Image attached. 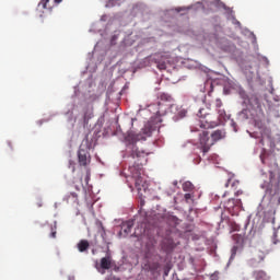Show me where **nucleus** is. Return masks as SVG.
Wrapping results in <instances>:
<instances>
[{"label": "nucleus", "instance_id": "f257e3e1", "mask_svg": "<svg viewBox=\"0 0 280 280\" xmlns=\"http://www.w3.org/2000/svg\"><path fill=\"white\" fill-rule=\"evenodd\" d=\"M262 184L261 189H265L267 194H277L280 189V168L279 164L275 163L273 167L269 170V176L262 172L261 174Z\"/></svg>", "mask_w": 280, "mask_h": 280}, {"label": "nucleus", "instance_id": "f03ea898", "mask_svg": "<svg viewBox=\"0 0 280 280\" xmlns=\"http://www.w3.org/2000/svg\"><path fill=\"white\" fill-rule=\"evenodd\" d=\"M219 117V121L213 120V116L210 114H207V109L201 108L198 112V117L200 118L199 120V126L200 128H205V130H208L209 128H217V126H220L222 121H228V119L231 118L229 114H226V110L224 108L218 109L217 110Z\"/></svg>", "mask_w": 280, "mask_h": 280}, {"label": "nucleus", "instance_id": "7ed1b4c3", "mask_svg": "<svg viewBox=\"0 0 280 280\" xmlns=\"http://www.w3.org/2000/svg\"><path fill=\"white\" fill-rule=\"evenodd\" d=\"M224 137H226V132L223 130L213 131L211 133V138H209V131H202L199 138L202 153L207 154V152L211 150V145H213L217 141H220V139H224Z\"/></svg>", "mask_w": 280, "mask_h": 280}, {"label": "nucleus", "instance_id": "20e7f679", "mask_svg": "<svg viewBox=\"0 0 280 280\" xmlns=\"http://www.w3.org/2000/svg\"><path fill=\"white\" fill-rule=\"evenodd\" d=\"M129 172L131 178L135 180L136 189L138 191H145V189H148V184H145V179L141 176V172H143V164L135 162L129 166Z\"/></svg>", "mask_w": 280, "mask_h": 280}, {"label": "nucleus", "instance_id": "39448f33", "mask_svg": "<svg viewBox=\"0 0 280 280\" xmlns=\"http://www.w3.org/2000/svg\"><path fill=\"white\" fill-rule=\"evenodd\" d=\"M141 139H143V136L141 133H136L135 131L129 132L126 137V141L132 144V149H131L132 159H144L143 156L144 153L139 151V148L135 145V143H137V141H141Z\"/></svg>", "mask_w": 280, "mask_h": 280}, {"label": "nucleus", "instance_id": "423d86ee", "mask_svg": "<svg viewBox=\"0 0 280 280\" xmlns=\"http://www.w3.org/2000/svg\"><path fill=\"white\" fill-rule=\"evenodd\" d=\"M78 161L81 167L91 165V153H89V150L80 148L78 151Z\"/></svg>", "mask_w": 280, "mask_h": 280}, {"label": "nucleus", "instance_id": "0eeeda50", "mask_svg": "<svg viewBox=\"0 0 280 280\" xmlns=\"http://www.w3.org/2000/svg\"><path fill=\"white\" fill-rule=\"evenodd\" d=\"M161 124H163V119L161 118V115H156L151 117V119L145 125V128L149 133L154 132V130H159L161 128Z\"/></svg>", "mask_w": 280, "mask_h": 280}, {"label": "nucleus", "instance_id": "6e6552de", "mask_svg": "<svg viewBox=\"0 0 280 280\" xmlns=\"http://www.w3.org/2000/svg\"><path fill=\"white\" fill-rule=\"evenodd\" d=\"M153 60L160 71H165V69H167V56L155 54Z\"/></svg>", "mask_w": 280, "mask_h": 280}, {"label": "nucleus", "instance_id": "1a4fd4ad", "mask_svg": "<svg viewBox=\"0 0 280 280\" xmlns=\"http://www.w3.org/2000/svg\"><path fill=\"white\" fill-rule=\"evenodd\" d=\"M264 259H266V252L259 249L256 250L254 257L248 261V264L252 268H257V265L261 264Z\"/></svg>", "mask_w": 280, "mask_h": 280}, {"label": "nucleus", "instance_id": "9d476101", "mask_svg": "<svg viewBox=\"0 0 280 280\" xmlns=\"http://www.w3.org/2000/svg\"><path fill=\"white\" fill-rule=\"evenodd\" d=\"M132 226H135V221L124 222L118 233V237H128V235H130V231H132Z\"/></svg>", "mask_w": 280, "mask_h": 280}, {"label": "nucleus", "instance_id": "9b49d317", "mask_svg": "<svg viewBox=\"0 0 280 280\" xmlns=\"http://www.w3.org/2000/svg\"><path fill=\"white\" fill-rule=\"evenodd\" d=\"M100 226H101V230L103 231L102 233V238L104 241V244L106 246H110V244H113V233L110 232H106V230L104 229V224H102V222H98Z\"/></svg>", "mask_w": 280, "mask_h": 280}, {"label": "nucleus", "instance_id": "f8f14e48", "mask_svg": "<svg viewBox=\"0 0 280 280\" xmlns=\"http://www.w3.org/2000/svg\"><path fill=\"white\" fill-rule=\"evenodd\" d=\"M248 104L254 110H261V103L257 96H252L248 98Z\"/></svg>", "mask_w": 280, "mask_h": 280}, {"label": "nucleus", "instance_id": "ddd939ff", "mask_svg": "<svg viewBox=\"0 0 280 280\" xmlns=\"http://www.w3.org/2000/svg\"><path fill=\"white\" fill-rule=\"evenodd\" d=\"M253 277L256 280H270V277L264 270H256L253 272Z\"/></svg>", "mask_w": 280, "mask_h": 280}, {"label": "nucleus", "instance_id": "4468645a", "mask_svg": "<svg viewBox=\"0 0 280 280\" xmlns=\"http://www.w3.org/2000/svg\"><path fill=\"white\" fill-rule=\"evenodd\" d=\"M112 260H110V257H103L101 259V268L102 270H110V266H112Z\"/></svg>", "mask_w": 280, "mask_h": 280}, {"label": "nucleus", "instance_id": "2eb2a0df", "mask_svg": "<svg viewBox=\"0 0 280 280\" xmlns=\"http://www.w3.org/2000/svg\"><path fill=\"white\" fill-rule=\"evenodd\" d=\"M233 189V191H236V189L240 187V180L230 178L228 179V182L225 183V187H230Z\"/></svg>", "mask_w": 280, "mask_h": 280}, {"label": "nucleus", "instance_id": "dca6fc26", "mask_svg": "<svg viewBox=\"0 0 280 280\" xmlns=\"http://www.w3.org/2000/svg\"><path fill=\"white\" fill-rule=\"evenodd\" d=\"M233 242H235V244H237L238 246H242V244H244V236L242 234H234L232 236Z\"/></svg>", "mask_w": 280, "mask_h": 280}, {"label": "nucleus", "instance_id": "f3484780", "mask_svg": "<svg viewBox=\"0 0 280 280\" xmlns=\"http://www.w3.org/2000/svg\"><path fill=\"white\" fill-rule=\"evenodd\" d=\"M180 220H178V218L171 215L167 218V223L170 224V226H177V224H179Z\"/></svg>", "mask_w": 280, "mask_h": 280}, {"label": "nucleus", "instance_id": "a211bd4d", "mask_svg": "<svg viewBox=\"0 0 280 280\" xmlns=\"http://www.w3.org/2000/svg\"><path fill=\"white\" fill-rule=\"evenodd\" d=\"M182 189L183 191H194V184H191V182H185L182 185Z\"/></svg>", "mask_w": 280, "mask_h": 280}, {"label": "nucleus", "instance_id": "6ab92c4d", "mask_svg": "<svg viewBox=\"0 0 280 280\" xmlns=\"http://www.w3.org/2000/svg\"><path fill=\"white\" fill-rule=\"evenodd\" d=\"M58 230V222H54V225L50 226V237L55 240L56 237V231Z\"/></svg>", "mask_w": 280, "mask_h": 280}, {"label": "nucleus", "instance_id": "aec40b11", "mask_svg": "<svg viewBox=\"0 0 280 280\" xmlns=\"http://www.w3.org/2000/svg\"><path fill=\"white\" fill-rule=\"evenodd\" d=\"M237 253H242V249H240V247H233L231 249L230 261H233V259H235V255H237Z\"/></svg>", "mask_w": 280, "mask_h": 280}, {"label": "nucleus", "instance_id": "412c9836", "mask_svg": "<svg viewBox=\"0 0 280 280\" xmlns=\"http://www.w3.org/2000/svg\"><path fill=\"white\" fill-rule=\"evenodd\" d=\"M214 106H215L217 110L222 109L223 106H224L223 103H222V100L217 98L215 102H214Z\"/></svg>", "mask_w": 280, "mask_h": 280}, {"label": "nucleus", "instance_id": "4be33fe9", "mask_svg": "<svg viewBox=\"0 0 280 280\" xmlns=\"http://www.w3.org/2000/svg\"><path fill=\"white\" fill-rule=\"evenodd\" d=\"M226 207L228 209H233L235 207V199H229Z\"/></svg>", "mask_w": 280, "mask_h": 280}, {"label": "nucleus", "instance_id": "5701e85b", "mask_svg": "<svg viewBox=\"0 0 280 280\" xmlns=\"http://www.w3.org/2000/svg\"><path fill=\"white\" fill-rule=\"evenodd\" d=\"M272 244L277 245V244H280V241L277 236V232L273 233V236H272Z\"/></svg>", "mask_w": 280, "mask_h": 280}, {"label": "nucleus", "instance_id": "b1692460", "mask_svg": "<svg viewBox=\"0 0 280 280\" xmlns=\"http://www.w3.org/2000/svg\"><path fill=\"white\" fill-rule=\"evenodd\" d=\"M78 246H90V244H89V241H86V240H81V241L78 243Z\"/></svg>", "mask_w": 280, "mask_h": 280}, {"label": "nucleus", "instance_id": "393cba45", "mask_svg": "<svg viewBox=\"0 0 280 280\" xmlns=\"http://www.w3.org/2000/svg\"><path fill=\"white\" fill-rule=\"evenodd\" d=\"M86 250H89V246H79L80 253H86Z\"/></svg>", "mask_w": 280, "mask_h": 280}, {"label": "nucleus", "instance_id": "a878e982", "mask_svg": "<svg viewBox=\"0 0 280 280\" xmlns=\"http://www.w3.org/2000/svg\"><path fill=\"white\" fill-rule=\"evenodd\" d=\"M49 0H40L39 5H42V8H44V9H47V2Z\"/></svg>", "mask_w": 280, "mask_h": 280}, {"label": "nucleus", "instance_id": "bb28decb", "mask_svg": "<svg viewBox=\"0 0 280 280\" xmlns=\"http://www.w3.org/2000/svg\"><path fill=\"white\" fill-rule=\"evenodd\" d=\"M186 202H189V200H191V198H194V196H191V194H185L184 196Z\"/></svg>", "mask_w": 280, "mask_h": 280}, {"label": "nucleus", "instance_id": "cd10ccee", "mask_svg": "<svg viewBox=\"0 0 280 280\" xmlns=\"http://www.w3.org/2000/svg\"><path fill=\"white\" fill-rule=\"evenodd\" d=\"M69 167H72V172H75V163L73 161L69 162Z\"/></svg>", "mask_w": 280, "mask_h": 280}, {"label": "nucleus", "instance_id": "c85d7f7f", "mask_svg": "<svg viewBox=\"0 0 280 280\" xmlns=\"http://www.w3.org/2000/svg\"><path fill=\"white\" fill-rule=\"evenodd\" d=\"M242 194H244V191H242L241 189L234 190V196H242Z\"/></svg>", "mask_w": 280, "mask_h": 280}, {"label": "nucleus", "instance_id": "c756f323", "mask_svg": "<svg viewBox=\"0 0 280 280\" xmlns=\"http://www.w3.org/2000/svg\"><path fill=\"white\" fill-rule=\"evenodd\" d=\"M71 197H73L74 200H78V194L71 192V194L69 195V198H71Z\"/></svg>", "mask_w": 280, "mask_h": 280}, {"label": "nucleus", "instance_id": "7c9ffc66", "mask_svg": "<svg viewBox=\"0 0 280 280\" xmlns=\"http://www.w3.org/2000/svg\"><path fill=\"white\" fill-rule=\"evenodd\" d=\"M161 97H162V100H163V97H164V100H167L170 96H167L166 94H163Z\"/></svg>", "mask_w": 280, "mask_h": 280}, {"label": "nucleus", "instance_id": "2f4dec72", "mask_svg": "<svg viewBox=\"0 0 280 280\" xmlns=\"http://www.w3.org/2000/svg\"><path fill=\"white\" fill-rule=\"evenodd\" d=\"M55 3H62V0H55Z\"/></svg>", "mask_w": 280, "mask_h": 280}, {"label": "nucleus", "instance_id": "473e14b6", "mask_svg": "<svg viewBox=\"0 0 280 280\" xmlns=\"http://www.w3.org/2000/svg\"><path fill=\"white\" fill-rule=\"evenodd\" d=\"M89 176H91V173L88 171L86 180H89Z\"/></svg>", "mask_w": 280, "mask_h": 280}, {"label": "nucleus", "instance_id": "72a5a7b5", "mask_svg": "<svg viewBox=\"0 0 280 280\" xmlns=\"http://www.w3.org/2000/svg\"><path fill=\"white\" fill-rule=\"evenodd\" d=\"M261 163H266V161L264 160V158H261Z\"/></svg>", "mask_w": 280, "mask_h": 280}, {"label": "nucleus", "instance_id": "f704fd0d", "mask_svg": "<svg viewBox=\"0 0 280 280\" xmlns=\"http://www.w3.org/2000/svg\"><path fill=\"white\" fill-rule=\"evenodd\" d=\"M226 194H228L226 191L223 194V198L226 196Z\"/></svg>", "mask_w": 280, "mask_h": 280}, {"label": "nucleus", "instance_id": "c9c22d12", "mask_svg": "<svg viewBox=\"0 0 280 280\" xmlns=\"http://www.w3.org/2000/svg\"><path fill=\"white\" fill-rule=\"evenodd\" d=\"M165 276L167 277V271L165 272Z\"/></svg>", "mask_w": 280, "mask_h": 280}]
</instances>
